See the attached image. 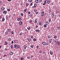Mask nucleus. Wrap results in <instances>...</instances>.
Instances as JSON below:
<instances>
[{"mask_svg": "<svg viewBox=\"0 0 60 60\" xmlns=\"http://www.w3.org/2000/svg\"><path fill=\"white\" fill-rule=\"evenodd\" d=\"M1 53H2V52H3V50H1Z\"/></svg>", "mask_w": 60, "mask_h": 60, "instance_id": "60", "label": "nucleus"}, {"mask_svg": "<svg viewBox=\"0 0 60 60\" xmlns=\"http://www.w3.org/2000/svg\"><path fill=\"white\" fill-rule=\"evenodd\" d=\"M39 25H41V22H39Z\"/></svg>", "mask_w": 60, "mask_h": 60, "instance_id": "50", "label": "nucleus"}, {"mask_svg": "<svg viewBox=\"0 0 60 60\" xmlns=\"http://www.w3.org/2000/svg\"><path fill=\"white\" fill-rule=\"evenodd\" d=\"M17 47V45L16 44H15L14 45V48H16Z\"/></svg>", "mask_w": 60, "mask_h": 60, "instance_id": "9", "label": "nucleus"}, {"mask_svg": "<svg viewBox=\"0 0 60 60\" xmlns=\"http://www.w3.org/2000/svg\"><path fill=\"white\" fill-rule=\"evenodd\" d=\"M56 41H57V39H56L55 40V42H56Z\"/></svg>", "mask_w": 60, "mask_h": 60, "instance_id": "51", "label": "nucleus"}, {"mask_svg": "<svg viewBox=\"0 0 60 60\" xmlns=\"http://www.w3.org/2000/svg\"><path fill=\"white\" fill-rule=\"evenodd\" d=\"M51 19L50 18H49V22H51Z\"/></svg>", "mask_w": 60, "mask_h": 60, "instance_id": "22", "label": "nucleus"}, {"mask_svg": "<svg viewBox=\"0 0 60 60\" xmlns=\"http://www.w3.org/2000/svg\"><path fill=\"white\" fill-rule=\"evenodd\" d=\"M42 1V0H39V2H41Z\"/></svg>", "mask_w": 60, "mask_h": 60, "instance_id": "56", "label": "nucleus"}, {"mask_svg": "<svg viewBox=\"0 0 60 60\" xmlns=\"http://www.w3.org/2000/svg\"><path fill=\"white\" fill-rule=\"evenodd\" d=\"M36 47L37 48H39V45H38Z\"/></svg>", "mask_w": 60, "mask_h": 60, "instance_id": "52", "label": "nucleus"}, {"mask_svg": "<svg viewBox=\"0 0 60 60\" xmlns=\"http://www.w3.org/2000/svg\"><path fill=\"white\" fill-rule=\"evenodd\" d=\"M45 24L46 25H48L49 24V22H48V21H46L45 22Z\"/></svg>", "mask_w": 60, "mask_h": 60, "instance_id": "10", "label": "nucleus"}, {"mask_svg": "<svg viewBox=\"0 0 60 60\" xmlns=\"http://www.w3.org/2000/svg\"><path fill=\"white\" fill-rule=\"evenodd\" d=\"M45 2L43 4V5H45V4H46V0H45L44 1Z\"/></svg>", "mask_w": 60, "mask_h": 60, "instance_id": "12", "label": "nucleus"}, {"mask_svg": "<svg viewBox=\"0 0 60 60\" xmlns=\"http://www.w3.org/2000/svg\"><path fill=\"white\" fill-rule=\"evenodd\" d=\"M28 41H31V39H30V38H28Z\"/></svg>", "mask_w": 60, "mask_h": 60, "instance_id": "19", "label": "nucleus"}, {"mask_svg": "<svg viewBox=\"0 0 60 60\" xmlns=\"http://www.w3.org/2000/svg\"><path fill=\"white\" fill-rule=\"evenodd\" d=\"M15 43H18V41L17 40H15Z\"/></svg>", "mask_w": 60, "mask_h": 60, "instance_id": "25", "label": "nucleus"}, {"mask_svg": "<svg viewBox=\"0 0 60 60\" xmlns=\"http://www.w3.org/2000/svg\"><path fill=\"white\" fill-rule=\"evenodd\" d=\"M57 38V36H55L54 37V39H56Z\"/></svg>", "mask_w": 60, "mask_h": 60, "instance_id": "32", "label": "nucleus"}, {"mask_svg": "<svg viewBox=\"0 0 60 60\" xmlns=\"http://www.w3.org/2000/svg\"><path fill=\"white\" fill-rule=\"evenodd\" d=\"M46 45H49V44H48V43H46Z\"/></svg>", "mask_w": 60, "mask_h": 60, "instance_id": "62", "label": "nucleus"}, {"mask_svg": "<svg viewBox=\"0 0 60 60\" xmlns=\"http://www.w3.org/2000/svg\"><path fill=\"white\" fill-rule=\"evenodd\" d=\"M33 5V3H30V6H32Z\"/></svg>", "mask_w": 60, "mask_h": 60, "instance_id": "53", "label": "nucleus"}, {"mask_svg": "<svg viewBox=\"0 0 60 60\" xmlns=\"http://www.w3.org/2000/svg\"><path fill=\"white\" fill-rule=\"evenodd\" d=\"M7 44H8V42H5L4 45H7Z\"/></svg>", "mask_w": 60, "mask_h": 60, "instance_id": "11", "label": "nucleus"}, {"mask_svg": "<svg viewBox=\"0 0 60 60\" xmlns=\"http://www.w3.org/2000/svg\"><path fill=\"white\" fill-rule=\"evenodd\" d=\"M44 15V12H41V15L42 16H43Z\"/></svg>", "mask_w": 60, "mask_h": 60, "instance_id": "1", "label": "nucleus"}, {"mask_svg": "<svg viewBox=\"0 0 60 60\" xmlns=\"http://www.w3.org/2000/svg\"><path fill=\"white\" fill-rule=\"evenodd\" d=\"M24 11H25V12H26V9H25L24 10Z\"/></svg>", "mask_w": 60, "mask_h": 60, "instance_id": "54", "label": "nucleus"}, {"mask_svg": "<svg viewBox=\"0 0 60 60\" xmlns=\"http://www.w3.org/2000/svg\"><path fill=\"white\" fill-rule=\"evenodd\" d=\"M1 9L3 11H4V10H5V8L4 7H2V8H1Z\"/></svg>", "mask_w": 60, "mask_h": 60, "instance_id": "14", "label": "nucleus"}, {"mask_svg": "<svg viewBox=\"0 0 60 60\" xmlns=\"http://www.w3.org/2000/svg\"><path fill=\"white\" fill-rule=\"evenodd\" d=\"M38 0H36V3L37 4H38Z\"/></svg>", "mask_w": 60, "mask_h": 60, "instance_id": "23", "label": "nucleus"}, {"mask_svg": "<svg viewBox=\"0 0 60 60\" xmlns=\"http://www.w3.org/2000/svg\"><path fill=\"white\" fill-rule=\"evenodd\" d=\"M6 18L7 20H9L10 19V16H7Z\"/></svg>", "mask_w": 60, "mask_h": 60, "instance_id": "6", "label": "nucleus"}, {"mask_svg": "<svg viewBox=\"0 0 60 60\" xmlns=\"http://www.w3.org/2000/svg\"><path fill=\"white\" fill-rule=\"evenodd\" d=\"M11 34H13V32L12 31H11Z\"/></svg>", "mask_w": 60, "mask_h": 60, "instance_id": "41", "label": "nucleus"}, {"mask_svg": "<svg viewBox=\"0 0 60 60\" xmlns=\"http://www.w3.org/2000/svg\"><path fill=\"white\" fill-rule=\"evenodd\" d=\"M5 34L6 35H7L8 34V31H6L5 32Z\"/></svg>", "mask_w": 60, "mask_h": 60, "instance_id": "26", "label": "nucleus"}, {"mask_svg": "<svg viewBox=\"0 0 60 60\" xmlns=\"http://www.w3.org/2000/svg\"><path fill=\"white\" fill-rule=\"evenodd\" d=\"M31 47L32 48H33V45H31Z\"/></svg>", "mask_w": 60, "mask_h": 60, "instance_id": "47", "label": "nucleus"}, {"mask_svg": "<svg viewBox=\"0 0 60 60\" xmlns=\"http://www.w3.org/2000/svg\"><path fill=\"white\" fill-rule=\"evenodd\" d=\"M50 43H51L52 42V41L50 40L49 41Z\"/></svg>", "mask_w": 60, "mask_h": 60, "instance_id": "55", "label": "nucleus"}, {"mask_svg": "<svg viewBox=\"0 0 60 60\" xmlns=\"http://www.w3.org/2000/svg\"><path fill=\"white\" fill-rule=\"evenodd\" d=\"M2 4H3V2L0 1V5H2Z\"/></svg>", "mask_w": 60, "mask_h": 60, "instance_id": "28", "label": "nucleus"}, {"mask_svg": "<svg viewBox=\"0 0 60 60\" xmlns=\"http://www.w3.org/2000/svg\"><path fill=\"white\" fill-rule=\"evenodd\" d=\"M5 20V19H4V18H3L2 19V21L3 22Z\"/></svg>", "mask_w": 60, "mask_h": 60, "instance_id": "30", "label": "nucleus"}, {"mask_svg": "<svg viewBox=\"0 0 60 60\" xmlns=\"http://www.w3.org/2000/svg\"><path fill=\"white\" fill-rule=\"evenodd\" d=\"M39 53H42V50H40L39 52Z\"/></svg>", "mask_w": 60, "mask_h": 60, "instance_id": "21", "label": "nucleus"}, {"mask_svg": "<svg viewBox=\"0 0 60 60\" xmlns=\"http://www.w3.org/2000/svg\"><path fill=\"white\" fill-rule=\"evenodd\" d=\"M21 16H23V14L22 13L21 14Z\"/></svg>", "mask_w": 60, "mask_h": 60, "instance_id": "59", "label": "nucleus"}, {"mask_svg": "<svg viewBox=\"0 0 60 60\" xmlns=\"http://www.w3.org/2000/svg\"><path fill=\"white\" fill-rule=\"evenodd\" d=\"M21 19V18H18L17 19V20H18V21H20Z\"/></svg>", "mask_w": 60, "mask_h": 60, "instance_id": "13", "label": "nucleus"}, {"mask_svg": "<svg viewBox=\"0 0 60 60\" xmlns=\"http://www.w3.org/2000/svg\"><path fill=\"white\" fill-rule=\"evenodd\" d=\"M22 34H23L21 32V33H20L19 34H20V35H22Z\"/></svg>", "mask_w": 60, "mask_h": 60, "instance_id": "39", "label": "nucleus"}, {"mask_svg": "<svg viewBox=\"0 0 60 60\" xmlns=\"http://www.w3.org/2000/svg\"><path fill=\"white\" fill-rule=\"evenodd\" d=\"M8 41H11V38H8Z\"/></svg>", "mask_w": 60, "mask_h": 60, "instance_id": "15", "label": "nucleus"}, {"mask_svg": "<svg viewBox=\"0 0 60 60\" xmlns=\"http://www.w3.org/2000/svg\"><path fill=\"white\" fill-rule=\"evenodd\" d=\"M30 13H31L30 12L28 11V14H30Z\"/></svg>", "mask_w": 60, "mask_h": 60, "instance_id": "44", "label": "nucleus"}, {"mask_svg": "<svg viewBox=\"0 0 60 60\" xmlns=\"http://www.w3.org/2000/svg\"><path fill=\"white\" fill-rule=\"evenodd\" d=\"M50 54L51 55H53V52H50Z\"/></svg>", "mask_w": 60, "mask_h": 60, "instance_id": "35", "label": "nucleus"}, {"mask_svg": "<svg viewBox=\"0 0 60 60\" xmlns=\"http://www.w3.org/2000/svg\"><path fill=\"white\" fill-rule=\"evenodd\" d=\"M7 11H10V9H7Z\"/></svg>", "mask_w": 60, "mask_h": 60, "instance_id": "43", "label": "nucleus"}, {"mask_svg": "<svg viewBox=\"0 0 60 60\" xmlns=\"http://www.w3.org/2000/svg\"><path fill=\"white\" fill-rule=\"evenodd\" d=\"M5 50H6H6H7V49L6 48L5 49Z\"/></svg>", "mask_w": 60, "mask_h": 60, "instance_id": "61", "label": "nucleus"}, {"mask_svg": "<svg viewBox=\"0 0 60 60\" xmlns=\"http://www.w3.org/2000/svg\"><path fill=\"white\" fill-rule=\"evenodd\" d=\"M47 2L48 4H49V3H50V1H49V0H47Z\"/></svg>", "mask_w": 60, "mask_h": 60, "instance_id": "20", "label": "nucleus"}, {"mask_svg": "<svg viewBox=\"0 0 60 60\" xmlns=\"http://www.w3.org/2000/svg\"><path fill=\"white\" fill-rule=\"evenodd\" d=\"M30 17H32L33 16V14H31L30 15Z\"/></svg>", "mask_w": 60, "mask_h": 60, "instance_id": "38", "label": "nucleus"}, {"mask_svg": "<svg viewBox=\"0 0 60 60\" xmlns=\"http://www.w3.org/2000/svg\"><path fill=\"white\" fill-rule=\"evenodd\" d=\"M7 31L8 32H10L11 31V30H10V29H8V30H7Z\"/></svg>", "mask_w": 60, "mask_h": 60, "instance_id": "16", "label": "nucleus"}, {"mask_svg": "<svg viewBox=\"0 0 60 60\" xmlns=\"http://www.w3.org/2000/svg\"><path fill=\"white\" fill-rule=\"evenodd\" d=\"M6 46L7 48V47H8V45H7Z\"/></svg>", "mask_w": 60, "mask_h": 60, "instance_id": "63", "label": "nucleus"}, {"mask_svg": "<svg viewBox=\"0 0 60 60\" xmlns=\"http://www.w3.org/2000/svg\"><path fill=\"white\" fill-rule=\"evenodd\" d=\"M37 22V19H36L35 20V22H34V23H36V22Z\"/></svg>", "mask_w": 60, "mask_h": 60, "instance_id": "24", "label": "nucleus"}, {"mask_svg": "<svg viewBox=\"0 0 60 60\" xmlns=\"http://www.w3.org/2000/svg\"><path fill=\"white\" fill-rule=\"evenodd\" d=\"M36 31L37 32H39L40 31V30L38 29L36 30Z\"/></svg>", "mask_w": 60, "mask_h": 60, "instance_id": "17", "label": "nucleus"}, {"mask_svg": "<svg viewBox=\"0 0 60 60\" xmlns=\"http://www.w3.org/2000/svg\"><path fill=\"white\" fill-rule=\"evenodd\" d=\"M10 47L11 49H13V45H11V46Z\"/></svg>", "mask_w": 60, "mask_h": 60, "instance_id": "29", "label": "nucleus"}, {"mask_svg": "<svg viewBox=\"0 0 60 60\" xmlns=\"http://www.w3.org/2000/svg\"><path fill=\"white\" fill-rule=\"evenodd\" d=\"M34 6L35 7H36V6H37V5L35 3L34 4Z\"/></svg>", "mask_w": 60, "mask_h": 60, "instance_id": "36", "label": "nucleus"}, {"mask_svg": "<svg viewBox=\"0 0 60 60\" xmlns=\"http://www.w3.org/2000/svg\"><path fill=\"white\" fill-rule=\"evenodd\" d=\"M19 45L17 46V49H19Z\"/></svg>", "mask_w": 60, "mask_h": 60, "instance_id": "46", "label": "nucleus"}, {"mask_svg": "<svg viewBox=\"0 0 60 60\" xmlns=\"http://www.w3.org/2000/svg\"><path fill=\"white\" fill-rule=\"evenodd\" d=\"M33 41H36V39L35 38H34L33 39Z\"/></svg>", "mask_w": 60, "mask_h": 60, "instance_id": "37", "label": "nucleus"}, {"mask_svg": "<svg viewBox=\"0 0 60 60\" xmlns=\"http://www.w3.org/2000/svg\"><path fill=\"white\" fill-rule=\"evenodd\" d=\"M27 29L28 30H30L31 29V28H30L29 26H28L27 27Z\"/></svg>", "mask_w": 60, "mask_h": 60, "instance_id": "8", "label": "nucleus"}, {"mask_svg": "<svg viewBox=\"0 0 60 60\" xmlns=\"http://www.w3.org/2000/svg\"><path fill=\"white\" fill-rule=\"evenodd\" d=\"M28 1L30 2H32V0H28Z\"/></svg>", "mask_w": 60, "mask_h": 60, "instance_id": "42", "label": "nucleus"}, {"mask_svg": "<svg viewBox=\"0 0 60 60\" xmlns=\"http://www.w3.org/2000/svg\"><path fill=\"white\" fill-rule=\"evenodd\" d=\"M42 44L43 45H46V42H43Z\"/></svg>", "mask_w": 60, "mask_h": 60, "instance_id": "5", "label": "nucleus"}, {"mask_svg": "<svg viewBox=\"0 0 60 60\" xmlns=\"http://www.w3.org/2000/svg\"><path fill=\"white\" fill-rule=\"evenodd\" d=\"M34 12H36V11H37V10L35 9L34 10Z\"/></svg>", "mask_w": 60, "mask_h": 60, "instance_id": "49", "label": "nucleus"}, {"mask_svg": "<svg viewBox=\"0 0 60 60\" xmlns=\"http://www.w3.org/2000/svg\"><path fill=\"white\" fill-rule=\"evenodd\" d=\"M44 27H46L47 26V25H46V24H45L44 25Z\"/></svg>", "mask_w": 60, "mask_h": 60, "instance_id": "40", "label": "nucleus"}, {"mask_svg": "<svg viewBox=\"0 0 60 60\" xmlns=\"http://www.w3.org/2000/svg\"><path fill=\"white\" fill-rule=\"evenodd\" d=\"M52 16L53 18L54 17V13H52Z\"/></svg>", "mask_w": 60, "mask_h": 60, "instance_id": "3", "label": "nucleus"}, {"mask_svg": "<svg viewBox=\"0 0 60 60\" xmlns=\"http://www.w3.org/2000/svg\"><path fill=\"white\" fill-rule=\"evenodd\" d=\"M26 46L25 45L24 46V49H26Z\"/></svg>", "mask_w": 60, "mask_h": 60, "instance_id": "18", "label": "nucleus"}, {"mask_svg": "<svg viewBox=\"0 0 60 60\" xmlns=\"http://www.w3.org/2000/svg\"><path fill=\"white\" fill-rule=\"evenodd\" d=\"M30 37L32 39H33V38H34V37H33V36H31Z\"/></svg>", "mask_w": 60, "mask_h": 60, "instance_id": "31", "label": "nucleus"}, {"mask_svg": "<svg viewBox=\"0 0 60 60\" xmlns=\"http://www.w3.org/2000/svg\"><path fill=\"white\" fill-rule=\"evenodd\" d=\"M20 60H23V58H22V57H21V59H20Z\"/></svg>", "mask_w": 60, "mask_h": 60, "instance_id": "48", "label": "nucleus"}, {"mask_svg": "<svg viewBox=\"0 0 60 60\" xmlns=\"http://www.w3.org/2000/svg\"><path fill=\"white\" fill-rule=\"evenodd\" d=\"M19 24H20V26H21L22 24V22H21V21H20L19 22Z\"/></svg>", "mask_w": 60, "mask_h": 60, "instance_id": "4", "label": "nucleus"}, {"mask_svg": "<svg viewBox=\"0 0 60 60\" xmlns=\"http://www.w3.org/2000/svg\"><path fill=\"white\" fill-rule=\"evenodd\" d=\"M27 59H30V57H27Z\"/></svg>", "mask_w": 60, "mask_h": 60, "instance_id": "58", "label": "nucleus"}, {"mask_svg": "<svg viewBox=\"0 0 60 60\" xmlns=\"http://www.w3.org/2000/svg\"><path fill=\"white\" fill-rule=\"evenodd\" d=\"M11 43V44H13V41H12V43Z\"/></svg>", "mask_w": 60, "mask_h": 60, "instance_id": "57", "label": "nucleus"}, {"mask_svg": "<svg viewBox=\"0 0 60 60\" xmlns=\"http://www.w3.org/2000/svg\"><path fill=\"white\" fill-rule=\"evenodd\" d=\"M28 5H29V4L28 3H26V6H28Z\"/></svg>", "mask_w": 60, "mask_h": 60, "instance_id": "45", "label": "nucleus"}, {"mask_svg": "<svg viewBox=\"0 0 60 60\" xmlns=\"http://www.w3.org/2000/svg\"><path fill=\"white\" fill-rule=\"evenodd\" d=\"M36 14H38V12H36Z\"/></svg>", "mask_w": 60, "mask_h": 60, "instance_id": "64", "label": "nucleus"}, {"mask_svg": "<svg viewBox=\"0 0 60 60\" xmlns=\"http://www.w3.org/2000/svg\"><path fill=\"white\" fill-rule=\"evenodd\" d=\"M57 44L58 45H60V42H59L58 41H57Z\"/></svg>", "mask_w": 60, "mask_h": 60, "instance_id": "7", "label": "nucleus"}, {"mask_svg": "<svg viewBox=\"0 0 60 60\" xmlns=\"http://www.w3.org/2000/svg\"><path fill=\"white\" fill-rule=\"evenodd\" d=\"M57 28L58 30H60V27H58Z\"/></svg>", "mask_w": 60, "mask_h": 60, "instance_id": "34", "label": "nucleus"}, {"mask_svg": "<svg viewBox=\"0 0 60 60\" xmlns=\"http://www.w3.org/2000/svg\"><path fill=\"white\" fill-rule=\"evenodd\" d=\"M48 37L49 38H50L51 37V36L50 35H49L48 36Z\"/></svg>", "mask_w": 60, "mask_h": 60, "instance_id": "33", "label": "nucleus"}, {"mask_svg": "<svg viewBox=\"0 0 60 60\" xmlns=\"http://www.w3.org/2000/svg\"><path fill=\"white\" fill-rule=\"evenodd\" d=\"M13 52H11L10 53V55H13Z\"/></svg>", "mask_w": 60, "mask_h": 60, "instance_id": "27", "label": "nucleus"}, {"mask_svg": "<svg viewBox=\"0 0 60 60\" xmlns=\"http://www.w3.org/2000/svg\"><path fill=\"white\" fill-rule=\"evenodd\" d=\"M7 13V12L6 11H4L3 12V14H6Z\"/></svg>", "mask_w": 60, "mask_h": 60, "instance_id": "2", "label": "nucleus"}]
</instances>
